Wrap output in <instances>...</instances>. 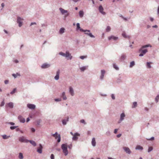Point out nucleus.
Wrapping results in <instances>:
<instances>
[{
  "mask_svg": "<svg viewBox=\"0 0 159 159\" xmlns=\"http://www.w3.org/2000/svg\"><path fill=\"white\" fill-rule=\"evenodd\" d=\"M149 47H151V46L149 44L143 46L139 50V51L141 52V53L139 55V56L141 57L143 56L144 54H145L148 52V50L146 49H143Z\"/></svg>",
  "mask_w": 159,
  "mask_h": 159,
  "instance_id": "f257e3e1",
  "label": "nucleus"
},
{
  "mask_svg": "<svg viewBox=\"0 0 159 159\" xmlns=\"http://www.w3.org/2000/svg\"><path fill=\"white\" fill-rule=\"evenodd\" d=\"M61 148L63 150V152L65 156H66L68 154V151L67 149V145L66 144H62L61 146Z\"/></svg>",
  "mask_w": 159,
  "mask_h": 159,
  "instance_id": "f03ea898",
  "label": "nucleus"
},
{
  "mask_svg": "<svg viewBox=\"0 0 159 159\" xmlns=\"http://www.w3.org/2000/svg\"><path fill=\"white\" fill-rule=\"evenodd\" d=\"M59 54L65 57H69L70 59H71L72 57L69 52L67 51L66 52V54L63 53L62 52H61L59 53Z\"/></svg>",
  "mask_w": 159,
  "mask_h": 159,
  "instance_id": "7ed1b4c3",
  "label": "nucleus"
},
{
  "mask_svg": "<svg viewBox=\"0 0 159 159\" xmlns=\"http://www.w3.org/2000/svg\"><path fill=\"white\" fill-rule=\"evenodd\" d=\"M52 136L55 137L56 139H57V142H60L61 141V137L60 134H58L57 132L52 135Z\"/></svg>",
  "mask_w": 159,
  "mask_h": 159,
  "instance_id": "20e7f679",
  "label": "nucleus"
},
{
  "mask_svg": "<svg viewBox=\"0 0 159 159\" xmlns=\"http://www.w3.org/2000/svg\"><path fill=\"white\" fill-rule=\"evenodd\" d=\"M77 30H78V29H80V30L81 32H90V30H84L80 28V24L79 23H77Z\"/></svg>",
  "mask_w": 159,
  "mask_h": 159,
  "instance_id": "39448f33",
  "label": "nucleus"
},
{
  "mask_svg": "<svg viewBox=\"0 0 159 159\" xmlns=\"http://www.w3.org/2000/svg\"><path fill=\"white\" fill-rule=\"evenodd\" d=\"M23 19L21 18L20 17H18L17 19V22L19 24V27H21L22 25V21Z\"/></svg>",
  "mask_w": 159,
  "mask_h": 159,
  "instance_id": "423d86ee",
  "label": "nucleus"
},
{
  "mask_svg": "<svg viewBox=\"0 0 159 159\" xmlns=\"http://www.w3.org/2000/svg\"><path fill=\"white\" fill-rule=\"evenodd\" d=\"M80 134L77 133H75L73 135V136L72 138V139L73 140H77L78 138V136H80Z\"/></svg>",
  "mask_w": 159,
  "mask_h": 159,
  "instance_id": "0eeeda50",
  "label": "nucleus"
},
{
  "mask_svg": "<svg viewBox=\"0 0 159 159\" xmlns=\"http://www.w3.org/2000/svg\"><path fill=\"white\" fill-rule=\"evenodd\" d=\"M123 148L126 153L130 154L131 153V151L129 148L124 147Z\"/></svg>",
  "mask_w": 159,
  "mask_h": 159,
  "instance_id": "6e6552de",
  "label": "nucleus"
},
{
  "mask_svg": "<svg viewBox=\"0 0 159 159\" xmlns=\"http://www.w3.org/2000/svg\"><path fill=\"white\" fill-rule=\"evenodd\" d=\"M43 149V147L41 144H39V147L38 148L37 152L39 153H42V149Z\"/></svg>",
  "mask_w": 159,
  "mask_h": 159,
  "instance_id": "1a4fd4ad",
  "label": "nucleus"
},
{
  "mask_svg": "<svg viewBox=\"0 0 159 159\" xmlns=\"http://www.w3.org/2000/svg\"><path fill=\"white\" fill-rule=\"evenodd\" d=\"M27 107L30 109H34L35 107V105L32 104H28L27 105Z\"/></svg>",
  "mask_w": 159,
  "mask_h": 159,
  "instance_id": "9d476101",
  "label": "nucleus"
},
{
  "mask_svg": "<svg viewBox=\"0 0 159 159\" xmlns=\"http://www.w3.org/2000/svg\"><path fill=\"white\" fill-rule=\"evenodd\" d=\"M19 140L21 142H27L28 141L26 140L25 138L24 137H22L19 138Z\"/></svg>",
  "mask_w": 159,
  "mask_h": 159,
  "instance_id": "9b49d317",
  "label": "nucleus"
},
{
  "mask_svg": "<svg viewBox=\"0 0 159 159\" xmlns=\"http://www.w3.org/2000/svg\"><path fill=\"white\" fill-rule=\"evenodd\" d=\"M108 39L109 40L113 39L114 40H116L118 39V38L114 36H111L109 37Z\"/></svg>",
  "mask_w": 159,
  "mask_h": 159,
  "instance_id": "f8f14e48",
  "label": "nucleus"
},
{
  "mask_svg": "<svg viewBox=\"0 0 159 159\" xmlns=\"http://www.w3.org/2000/svg\"><path fill=\"white\" fill-rule=\"evenodd\" d=\"M18 119L20 120V122L22 123H24L25 122V119L21 116H19L18 117Z\"/></svg>",
  "mask_w": 159,
  "mask_h": 159,
  "instance_id": "ddd939ff",
  "label": "nucleus"
},
{
  "mask_svg": "<svg viewBox=\"0 0 159 159\" xmlns=\"http://www.w3.org/2000/svg\"><path fill=\"white\" fill-rule=\"evenodd\" d=\"M106 72L104 70H102L101 71V75L100 77V78L101 80H103L104 78V75L105 74Z\"/></svg>",
  "mask_w": 159,
  "mask_h": 159,
  "instance_id": "4468645a",
  "label": "nucleus"
},
{
  "mask_svg": "<svg viewBox=\"0 0 159 159\" xmlns=\"http://www.w3.org/2000/svg\"><path fill=\"white\" fill-rule=\"evenodd\" d=\"M125 116V115L124 113H122L120 115V121L118 122V123H120V122L123 120L124 119V118Z\"/></svg>",
  "mask_w": 159,
  "mask_h": 159,
  "instance_id": "2eb2a0df",
  "label": "nucleus"
},
{
  "mask_svg": "<svg viewBox=\"0 0 159 159\" xmlns=\"http://www.w3.org/2000/svg\"><path fill=\"white\" fill-rule=\"evenodd\" d=\"M50 65L47 63L43 64L41 66L43 68H46L50 67Z\"/></svg>",
  "mask_w": 159,
  "mask_h": 159,
  "instance_id": "dca6fc26",
  "label": "nucleus"
},
{
  "mask_svg": "<svg viewBox=\"0 0 159 159\" xmlns=\"http://www.w3.org/2000/svg\"><path fill=\"white\" fill-rule=\"evenodd\" d=\"M103 8L102 6L100 5V13H101L103 15H105L106 13L103 11Z\"/></svg>",
  "mask_w": 159,
  "mask_h": 159,
  "instance_id": "f3484780",
  "label": "nucleus"
},
{
  "mask_svg": "<svg viewBox=\"0 0 159 159\" xmlns=\"http://www.w3.org/2000/svg\"><path fill=\"white\" fill-rule=\"evenodd\" d=\"M69 92L72 96L74 95V90H73V88L71 87H69Z\"/></svg>",
  "mask_w": 159,
  "mask_h": 159,
  "instance_id": "a211bd4d",
  "label": "nucleus"
},
{
  "mask_svg": "<svg viewBox=\"0 0 159 159\" xmlns=\"http://www.w3.org/2000/svg\"><path fill=\"white\" fill-rule=\"evenodd\" d=\"M60 10L62 14H64L65 13L67 12V10H65L62 8H60Z\"/></svg>",
  "mask_w": 159,
  "mask_h": 159,
  "instance_id": "6ab92c4d",
  "label": "nucleus"
},
{
  "mask_svg": "<svg viewBox=\"0 0 159 159\" xmlns=\"http://www.w3.org/2000/svg\"><path fill=\"white\" fill-rule=\"evenodd\" d=\"M126 56L125 55H122L120 58V60L121 61H122L124 60L126 58Z\"/></svg>",
  "mask_w": 159,
  "mask_h": 159,
  "instance_id": "aec40b11",
  "label": "nucleus"
},
{
  "mask_svg": "<svg viewBox=\"0 0 159 159\" xmlns=\"http://www.w3.org/2000/svg\"><path fill=\"white\" fill-rule=\"evenodd\" d=\"M96 143L95 142V139L94 138H93L92 140V144L93 146H95L96 145Z\"/></svg>",
  "mask_w": 159,
  "mask_h": 159,
  "instance_id": "412c9836",
  "label": "nucleus"
},
{
  "mask_svg": "<svg viewBox=\"0 0 159 159\" xmlns=\"http://www.w3.org/2000/svg\"><path fill=\"white\" fill-rule=\"evenodd\" d=\"M79 14L80 17L81 18L83 17L84 14V12L83 11H80L79 12Z\"/></svg>",
  "mask_w": 159,
  "mask_h": 159,
  "instance_id": "4be33fe9",
  "label": "nucleus"
},
{
  "mask_svg": "<svg viewBox=\"0 0 159 159\" xmlns=\"http://www.w3.org/2000/svg\"><path fill=\"white\" fill-rule=\"evenodd\" d=\"M135 149L136 150H142L143 148L140 145H137Z\"/></svg>",
  "mask_w": 159,
  "mask_h": 159,
  "instance_id": "5701e85b",
  "label": "nucleus"
},
{
  "mask_svg": "<svg viewBox=\"0 0 159 159\" xmlns=\"http://www.w3.org/2000/svg\"><path fill=\"white\" fill-rule=\"evenodd\" d=\"M29 142L34 146H35L36 145L35 142L33 140H30Z\"/></svg>",
  "mask_w": 159,
  "mask_h": 159,
  "instance_id": "b1692460",
  "label": "nucleus"
},
{
  "mask_svg": "<svg viewBox=\"0 0 159 159\" xmlns=\"http://www.w3.org/2000/svg\"><path fill=\"white\" fill-rule=\"evenodd\" d=\"M122 35L123 36L124 38H130V36H127V35H126V34L125 32H123L122 34Z\"/></svg>",
  "mask_w": 159,
  "mask_h": 159,
  "instance_id": "393cba45",
  "label": "nucleus"
},
{
  "mask_svg": "<svg viewBox=\"0 0 159 159\" xmlns=\"http://www.w3.org/2000/svg\"><path fill=\"white\" fill-rule=\"evenodd\" d=\"M7 105L11 108H12L13 107V103L12 102H10L7 104Z\"/></svg>",
  "mask_w": 159,
  "mask_h": 159,
  "instance_id": "a878e982",
  "label": "nucleus"
},
{
  "mask_svg": "<svg viewBox=\"0 0 159 159\" xmlns=\"http://www.w3.org/2000/svg\"><path fill=\"white\" fill-rule=\"evenodd\" d=\"M62 97H63L64 100H66L67 98L65 95V92H63L62 93Z\"/></svg>",
  "mask_w": 159,
  "mask_h": 159,
  "instance_id": "bb28decb",
  "label": "nucleus"
},
{
  "mask_svg": "<svg viewBox=\"0 0 159 159\" xmlns=\"http://www.w3.org/2000/svg\"><path fill=\"white\" fill-rule=\"evenodd\" d=\"M18 157L19 159H23V156L22 153L20 152V153H19V155Z\"/></svg>",
  "mask_w": 159,
  "mask_h": 159,
  "instance_id": "cd10ccee",
  "label": "nucleus"
},
{
  "mask_svg": "<svg viewBox=\"0 0 159 159\" xmlns=\"http://www.w3.org/2000/svg\"><path fill=\"white\" fill-rule=\"evenodd\" d=\"M65 29L64 28H61L59 31V33L60 34H62L64 32Z\"/></svg>",
  "mask_w": 159,
  "mask_h": 159,
  "instance_id": "c85d7f7f",
  "label": "nucleus"
},
{
  "mask_svg": "<svg viewBox=\"0 0 159 159\" xmlns=\"http://www.w3.org/2000/svg\"><path fill=\"white\" fill-rule=\"evenodd\" d=\"M87 67L83 66L80 68V70H81V71H84L85 70L87 69Z\"/></svg>",
  "mask_w": 159,
  "mask_h": 159,
  "instance_id": "c756f323",
  "label": "nucleus"
},
{
  "mask_svg": "<svg viewBox=\"0 0 159 159\" xmlns=\"http://www.w3.org/2000/svg\"><path fill=\"white\" fill-rule=\"evenodd\" d=\"M68 119H69V118L67 117V119L66 120H63L62 121L63 124L64 125H66V121H68Z\"/></svg>",
  "mask_w": 159,
  "mask_h": 159,
  "instance_id": "7c9ffc66",
  "label": "nucleus"
},
{
  "mask_svg": "<svg viewBox=\"0 0 159 159\" xmlns=\"http://www.w3.org/2000/svg\"><path fill=\"white\" fill-rule=\"evenodd\" d=\"M10 137V136H7L6 135H2V137L4 139H8Z\"/></svg>",
  "mask_w": 159,
  "mask_h": 159,
  "instance_id": "2f4dec72",
  "label": "nucleus"
},
{
  "mask_svg": "<svg viewBox=\"0 0 159 159\" xmlns=\"http://www.w3.org/2000/svg\"><path fill=\"white\" fill-rule=\"evenodd\" d=\"M134 64L135 63L134 62V61H132L130 63V67H133L134 66Z\"/></svg>",
  "mask_w": 159,
  "mask_h": 159,
  "instance_id": "473e14b6",
  "label": "nucleus"
},
{
  "mask_svg": "<svg viewBox=\"0 0 159 159\" xmlns=\"http://www.w3.org/2000/svg\"><path fill=\"white\" fill-rule=\"evenodd\" d=\"M137 106V103L136 102H134L133 103V106L132 107V108L135 107Z\"/></svg>",
  "mask_w": 159,
  "mask_h": 159,
  "instance_id": "72a5a7b5",
  "label": "nucleus"
},
{
  "mask_svg": "<svg viewBox=\"0 0 159 159\" xmlns=\"http://www.w3.org/2000/svg\"><path fill=\"white\" fill-rule=\"evenodd\" d=\"M151 62H147V66L148 67V68H150L151 67V66L150 65L151 64Z\"/></svg>",
  "mask_w": 159,
  "mask_h": 159,
  "instance_id": "f704fd0d",
  "label": "nucleus"
},
{
  "mask_svg": "<svg viewBox=\"0 0 159 159\" xmlns=\"http://www.w3.org/2000/svg\"><path fill=\"white\" fill-rule=\"evenodd\" d=\"M111 29V27L109 26H107L106 29L107 32H109L110 31Z\"/></svg>",
  "mask_w": 159,
  "mask_h": 159,
  "instance_id": "c9c22d12",
  "label": "nucleus"
},
{
  "mask_svg": "<svg viewBox=\"0 0 159 159\" xmlns=\"http://www.w3.org/2000/svg\"><path fill=\"white\" fill-rule=\"evenodd\" d=\"M114 68L116 70H118V67L115 64H114L113 65Z\"/></svg>",
  "mask_w": 159,
  "mask_h": 159,
  "instance_id": "e433bc0d",
  "label": "nucleus"
},
{
  "mask_svg": "<svg viewBox=\"0 0 159 159\" xmlns=\"http://www.w3.org/2000/svg\"><path fill=\"white\" fill-rule=\"evenodd\" d=\"M80 58L82 59H84V58H86L87 57V56H81L80 57Z\"/></svg>",
  "mask_w": 159,
  "mask_h": 159,
  "instance_id": "4c0bfd02",
  "label": "nucleus"
},
{
  "mask_svg": "<svg viewBox=\"0 0 159 159\" xmlns=\"http://www.w3.org/2000/svg\"><path fill=\"white\" fill-rule=\"evenodd\" d=\"M16 88H15L10 93L11 94H12L16 92Z\"/></svg>",
  "mask_w": 159,
  "mask_h": 159,
  "instance_id": "58836bf2",
  "label": "nucleus"
},
{
  "mask_svg": "<svg viewBox=\"0 0 159 159\" xmlns=\"http://www.w3.org/2000/svg\"><path fill=\"white\" fill-rule=\"evenodd\" d=\"M159 99V95H157L155 98V100L156 102H158V100Z\"/></svg>",
  "mask_w": 159,
  "mask_h": 159,
  "instance_id": "ea45409f",
  "label": "nucleus"
},
{
  "mask_svg": "<svg viewBox=\"0 0 159 159\" xmlns=\"http://www.w3.org/2000/svg\"><path fill=\"white\" fill-rule=\"evenodd\" d=\"M153 148L152 147H149L148 149V152H149L152 150Z\"/></svg>",
  "mask_w": 159,
  "mask_h": 159,
  "instance_id": "a19ab883",
  "label": "nucleus"
},
{
  "mask_svg": "<svg viewBox=\"0 0 159 159\" xmlns=\"http://www.w3.org/2000/svg\"><path fill=\"white\" fill-rule=\"evenodd\" d=\"M88 35L92 38L94 37V36L93 35H92L91 33H89V34Z\"/></svg>",
  "mask_w": 159,
  "mask_h": 159,
  "instance_id": "79ce46f5",
  "label": "nucleus"
},
{
  "mask_svg": "<svg viewBox=\"0 0 159 159\" xmlns=\"http://www.w3.org/2000/svg\"><path fill=\"white\" fill-rule=\"evenodd\" d=\"M59 75H56V76L55 77V79L56 80H57L59 79Z\"/></svg>",
  "mask_w": 159,
  "mask_h": 159,
  "instance_id": "37998d69",
  "label": "nucleus"
},
{
  "mask_svg": "<svg viewBox=\"0 0 159 159\" xmlns=\"http://www.w3.org/2000/svg\"><path fill=\"white\" fill-rule=\"evenodd\" d=\"M18 75L19 76H20V75L18 74L17 73L16 74H13L12 75L15 78H16L17 77V75Z\"/></svg>",
  "mask_w": 159,
  "mask_h": 159,
  "instance_id": "c03bdc74",
  "label": "nucleus"
},
{
  "mask_svg": "<svg viewBox=\"0 0 159 159\" xmlns=\"http://www.w3.org/2000/svg\"><path fill=\"white\" fill-rule=\"evenodd\" d=\"M55 101L58 102L61 101V99L60 98H56L55 99Z\"/></svg>",
  "mask_w": 159,
  "mask_h": 159,
  "instance_id": "a18cd8bd",
  "label": "nucleus"
},
{
  "mask_svg": "<svg viewBox=\"0 0 159 159\" xmlns=\"http://www.w3.org/2000/svg\"><path fill=\"white\" fill-rule=\"evenodd\" d=\"M80 122L81 123H84V124H86V123L85 122L84 120H80Z\"/></svg>",
  "mask_w": 159,
  "mask_h": 159,
  "instance_id": "49530a36",
  "label": "nucleus"
},
{
  "mask_svg": "<svg viewBox=\"0 0 159 159\" xmlns=\"http://www.w3.org/2000/svg\"><path fill=\"white\" fill-rule=\"evenodd\" d=\"M17 127V126H11L10 127L11 129L13 130L16 129Z\"/></svg>",
  "mask_w": 159,
  "mask_h": 159,
  "instance_id": "de8ad7c7",
  "label": "nucleus"
},
{
  "mask_svg": "<svg viewBox=\"0 0 159 159\" xmlns=\"http://www.w3.org/2000/svg\"><path fill=\"white\" fill-rule=\"evenodd\" d=\"M4 104V101L2 102L1 103V104H0V106L1 107H2V106H3Z\"/></svg>",
  "mask_w": 159,
  "mask_h": 159,
  "instance_id": "09e8293b",
  "label": "nucleus"
},
{
  "mask_svg": "<svg viewBox=\"0 0 159 159\" xmlns=\"http://www.w3.org/2000/svg\"><path fill=\"white\" fill-rule=\"evenodd\" d=\"M51 159H54V156L53 154H52L51 155Z\"/></svg>",
  "mask_w": 159,
  "mask_h": 159,
  "instance_id": "8fccbe9b",
  "label": "nucleus"
},
{
  "mask_svg": "<svg viewBox=\"0 0 159 159\" xmlns=\"http://www.w3.org/2000/svg\"><path fill=\"white\" fill-rule=\"evenodd\" d=\"M111 98L113 99H115V97L114 94H112L111 96Z\"/></svg>",
  "mask_w": 159,
  "mask_h": 159,
  "instance_id": "3c124183",
  "label": "nucleus"
},
{
  "mask_svg": "<svg viewBox=\"0 0 159 159\" xmlns=\"http://www.w3.org/2000/svg\"><path fill=\"white\" fill-rule=\"evenodd\" d=\"M154 137H152L151 139H147L148 140H153L154 139Z\"/></svg>",
  "mask_w": 159,
  "mask_h": 159,
  "instance_id": "603ef678",
  "label": "nucleus"
},
{
  "mask_svg": "<svg viewBox=\"0 0 159 159\" xmlns=\"http://www.w3.org/2000/svg\"><path fill=\"white\" fill-rule=\"evenodd\" d=\"M118 129H115V130H114V133L115 134H116L117 133V131H118Z\"/></svg>",
  "mask_w": 159,
  "mask_h": 159,
  "instance_id": "864d4df0",
  "label": "nucleus"
},
{
  "mask_svg": "<svg viewBox=\"0 0 159 159\" xmlns=\"http://www.w3.org/2000/svg\"><path fill=\"white\" fill-rule=\"evenodd\" d=\"M8 80H5L4 81L5 84H7L8 83Z\"/></svg>",
  "mask_w": 159,
  "mask_h": 159,
  "instance_id": "5fc2aeb1",
  "label": "nucleus"
},
{
  "mask_svg": "<svg viewBox=\"0 0 159 159\" xmlns=\"http://www.w3.org/2000/svg\"><path fill=\"white\" fill-rule=\"evenodd\" d=\"M31 130L33 132H34L35 131V129L34 128H32L31 129Z\"/></svg>",
  "mask_w": 159,
  "mask_h": 159,
  "instance_id": "6e6d98bb",
  "label": "nucleus"
},
{
  "mask_svg": "<svg viewBox=\"0 0 159 159\" xmlns=\"http://www.w3.org/2000/svg\"><path fill=\"white\" fill-rule=\"evenodd\" d=\"M59 74H60V70H59L57 71L56 75H59Z\"/></svg>",
  "mask_w": 159,
  "mask_h": 159,
  "instance_id": "4d7b16f0",
  "label": "nucleus"
},
{
  "mask_svg": "<svg viewBox=\"0 0 159 159\" xmlns=\"http://www.w3.org/2000/svg\"><path fill=\"white\" fill-rule=\"evenodd\" d=\"M121 136V134H119L117 135V136L118 138H119Z\"/></svg>",
  "mask_w": 159,
  "mask_h": 159,
  "instance_id": "13d9d810",
  "label": "nucleus"
},
{
  "mask_svg": "<svg viewBox=\"0 0 159 159\" xmlns=\"http://www.w3.org/2000/svg\"><path fill=\"white\" fill-rule=\"evenodd\" d=\"M34 24H36V23H35V22L31 23L30 25L31 26V25H34Z\"/></svg>",
  "mask_w": 159,
  "mask_h": 159,
  "instance_id": "bf43d9fd",
  "label": "nucleus"
},
{
  "mask_svg": "<svg viewBox=\"0 0 159 159\" xmlns=\"http://www.w3.org/2000/svg\"><path fill=\"white\" fill-rule=\"evenodd\" d=\"M10 124L12 125H14L15 124L14 123L12 122H10Z\"/></svg>",
  "mask_w": 159,
  "mask_h": 159,
  "instance_id": "052dcab7",
  "label": "nucleus"
},
{
  "mask_svg": "<svg viewBox=\"0 0 159 159\" xmlns=\"http://www.w3.org/2000/svg\"><path fill=\"white\" fill-rule=\"evenodd\" d=\"M29 120H30L29 118H27V120H26V122H28Z\"/></svg>",
  "mask_w": 159,
  "mask_h": 159,
  "instance_id": "680f3d73",
  "label": "nucleus"
},
{
  "mask_svg": "<svg viewBox=\"0 0 159 159\" xmlns=\"http://www.w3.org/2000/svg\"><path fill=\"white\" fill-rule=\"evenodd\" d=\"M14 61L15 63H18V60H15Z\"/></svg>",
  "mask_w": 159,
  "mask_h": 159,
  "instance_id": "e2e57ef3",
  "label": "nucleus"
},
{
  "mask_svg": "<svg viewBox=\"0 0 159 159\" xmlns=\"http://www.w3.org/2000/svg\"><path fill=\"white\" fill-rule=\"evenodd\" d=\"M1 6L2 7H3L4 6V4L3 3H2L1 4Z\"/></svg>",
  "mask_w": 159,
  "mask_h": 159,
  "instance_id": "0e129e2a",
  "label": "nucleus"
},
{
  "mask_svg": "<svg viewBox=\"0 0 159 159\" xmlns=\"http://www.w3.org/2000/svg\"><path fill=\"white\" fill-rule=\"evenodd\" d=\"M72 145H70V146H69L68 147L69 148H71L72 147Z\"/></svg>",
  "mask_w": 159,
  "mask_h": 159,
  "instance_id": "69168bd1",
  "label": "nucleus"
},
{
  "mask_svg": "<svg viewBox=\"0 0 159 159\" xmlns=\"http://www.w3.org/2000/svg\"><path fill=\"white\" fill-rule=\"evenodd\" d=\"M85 32V34H87V35H88V34H89V33H89V32Z\"/></svg>",
  "mask_w": 159,
  "mask_h": 159,
  "instance_id": "338daca9",
  "label": "nucleus"
},
{
  "mask_svg": "<svg viewBox=\"0 0 159 159\" xmlns=\"http://www.w3.org/2000/svg\"><path fill=\"white\" fill-rule=\"evenodd\" d=\"M150 20H151V21H153V18H150Z\"/></svg>",
  "mask_w": 159,
  "mask_h": 159,
  "instance_id": "774afa93",
  "label": "nucleus"
}]
</instances>
